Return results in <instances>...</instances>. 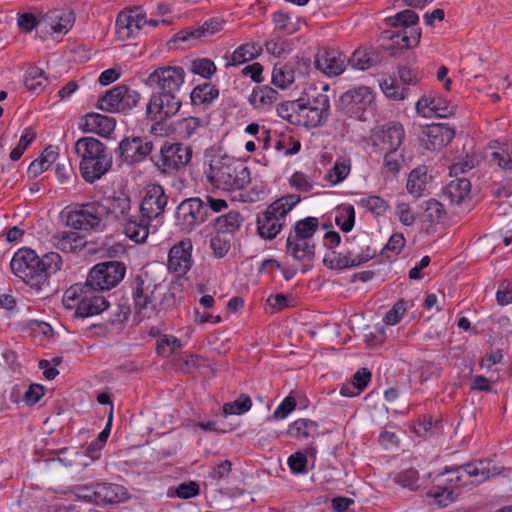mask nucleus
<instances>
[{
	"label": "nucleus",
	"mask_w": 512,
	"mask_h": 512,
	"mask_svg": "<svg viewBox=\"0 0 512 512\" xmlns=\"http://www.w3.org/2000/svg\"><path fill=\"white\" fill-rule=\"evenodd\" d=\"M396 214L399 221L406 226H411L415 222L416 217L408 203L399 202L396 206Z\"/></svg>",
	"instance_id": "59"
},
{
	"label": "nucleus",
	"mask_w": 512,
	"mask_h": 512,
	"mask_svg": "<svg viewBox=\"0 0 512 512\" xmlns=\"http://www.w3.org/2000/svg\"><path fill=\"white\" fill-rule=\"evenodd\" d=\"M419 479L416 469L409 468L401 471L395 476V482L404 488L414 489Z\"/></svg>",
	"instance_id": "54"
},
{
	"label": "nucleus",
	"mask_w": 512,
	"mask_h": 512,
	"mask_svg": "<svg viewBox=\"0 0 512 512\" xmlns=\"http://www.w3.org/2000/svg\"><path fill=\"white\" fill-rule=\"evenodd\" d=\"M374 94L366 86H360L343 93L339 99L338 107L350 116L361 115L374 104Z\"/></svg>",
	"instance_id": "18"
},
{
	"label": "nucleus",
	"mask_w": 512,
	"mask_h": 512,
	"mask_svg": "<svg viewBox=\"0 0 512 512\" xmlns=\"http://www.w3.org/2000/svg\"><path fill=\"white\" fill-rule=\"evenodd\" d=\"M252 407V400L246 394H241L235 401L224 404L223 413L228 415H242Z\"/></svg>",
	"instance_id": "45"
},
{
	"label": "nucleus",
	"mask_w": 512,
	"mask_h": 512,
	"mask_svg": "<svg viewBox=\"0 0 512 512\" xmlns=\"http://www.w3.org/2000/svg\"><path fill=\"white\" fill-rule=\"evenodd\" d=\"M376 254V250H372L370 247H367L366 250L360 254H355L350 250L346 253L332 252L331 258H324V263L331 269L343 270L359 266L374 258Z\"/></svg>",
	"instance_id": "23"
},
{
	"label": "nucleus",
	"mask_w": 512,
	"mask_h": 512,
	"mask_svg": "<svg viewBox=\"0 0 512 512\" xmlns=\"http://www.w3.org/2000/svg\"><path fill=\"white\" fill-rule=\"evenodd\" d=\"M40 79L47 80L44 71L38 67L32 66L26 71L24 84L29 91L35 92L42 87V81Z\"/></svg>",
	"instance_id": "48"
},
{
	"label": "nucleus",
	"mask_w": 512,
	"mask_h": 512,
	"mask_svg": "<svg viewBox=\"0 0 512 512\" xmlns=\"http://www.w3.org/2000/svg\"><path fill=\"white\" fill-rule=\"evenodd\" d=\"M63 303L69 309L75 308V316L79 318L100 314L109 307L102 291L87 281L68 288L64 293Z\"/></svg>",
	"instance_id": "8"
},
{
	"label": "nucleus",
	"mask_w": 512,
	"mask_h": 512,
	"mask_svg": "<svg viewBox=\"0 0 512 512\" xmlns=\"http://www.w3.org/2000/svg\"><path fill=\"white\" fill-rule=\"evenodd\" d=\"M330 111L329 97L318 93L312 98H299L278 105V115L296 126L314 128L321 126L328 118Z\"/></svg>",
	"instance_id": "3"
},
{
	"label": "nucleus",
	"mask_w": 512,
	"mask_h": 512,
	"mask_svg": "<svg viewBox=\"0 0 512 512\" xmlns=\"http://www.w3.org/2000/svg\"><path fill=\"white\" fill-rule=\"evenodd\" d=\"M298 66L297 61L275 64L271 76L272 84L280 89L289 88L295 81Z\"/></svg>",
	"instance_id": "30"
},
{
	"label": "nucleus",
	"mask_w": 512,
	"mask_h": 512,
	"mask_svg": "<svg viewBox=\"0 0 512 512\" xmlns=\"http://www.w3.org/2000/svg\"><path fill=\"white\" fill-rule=\"evenodd\" d=\"M200 126L201 120L197 117L184 118L178 123L179 130L185 137L193 135Z\"/></svg>",
	"instance_id": "61"
},
{
	"label": "nucleus",
	"mask_w": 512,
	"mask_h": 512,
	"mask_svg": "<svg viewBox=\"0 0 512 512\" xmlns=\"http://www.w3.org/2000/svg\"><path fill=\"white\" fill-rule=\"evenodd\" d=\"M470 191L471 183L467 178H456L445 186L443 195L451 203L460 204L469 196Z\"/></svg>",
	"instance_id": "33"
},
{
	"label": "nucleus",
	"mask_w": 512,
	"mask_h": 512,
	"mask_svg": "<svg viewBox=\"0 0 512 512\" xmlns=\"http://www.w3.org/2000/svg\"><path fill=\"white\" fill-rule=\"evenodd\" d=\"M381 90L387 98L392 100H403L407 89L399 85L396 79L387 78L380 83Z\"/></svg>",
	"instance_id": "46"
},
{
	"label": "nucleus",
	"mask_w": 512,
	"mask_h": 512,
	"mask_svg": "<svg viewBox=\"0 0 512 512\" xmlns=\"http://www.w3.org/2000/svg\"><path fill=\"white\" fill-rule=\"evenodd\" d=\"M205 173L209 183L226 191L244 189L251 182L249 168L229 156L212 159Z\"/></svg>",
	"instance_id": "6"
},
{
	"label": "nucleus",
	"mask_w": 512,
	"mask_h": 512,
	"mask_svg": "<svg viewBox=\"0 0 512 512\" xmlns=\"http://www.w3.org/2000/svg\"><path fill=\"white\" fill-rule=\"evenodd\" d=\"M147 19L138 8L128 15L120 14L116 20L117 32L121 37L130 38L136 35L145 25Z\"/></svg>",
	"instance_id": "28"
},
{
	"label": "nucleus",
	"mask_w": 512,
	"mask_h": 512,
	"mask_svg": "<svg viewBox=\"0 0 512 512\" xmlns=\"http://www.w3.org/2000/svg\"><path fill=\"white\" fill-rule=\"evenodd\" d=\"M161 286L156 284L148 273L137 275L131 283V296L135 315L140 319H150L158 314Z\"/></svg>",
	"instance_id": "9"
},
{
	"label": "nucleus",
	"mask_w": 512,
	"mask_h": 512,
	"mask_svg": "<svg viewBox=\"0 0 512 512\" xmlns=\"http://www.w3.org/2000/svg\"><path fill=\"white\" fill-rule=\"evenodd\" d=\"M418 21L417 13L410 9L403 10L394 16L386 18L385 22L388 26L401 28V30L389 36L393 44L400 48L416 46L421 37L419 29L415 27Z\"/></svg>",
	"instance_id": "12"
},
{
	"label": "nucleus",
	"mask_w": 512,
	"mask_h": 512,
	"mask_svg": "<svg viewBox=\"0 0 512 512\" xmlns=\"http://www.w3.org/2000/svg\"><path fill=\"white\" fill-rule=\"evenodd\" d=\"M455 137V130L447 124H432L428 125L423 131L421 138L426 149L440 150L449 144Z\"/></svg>",
	"instance_id": "24"
},
{
	"label": "nucleus",
	"mask_w": 512,
	"mask_h": 512,
	"mask_svg": "<svg viewBox=\"0 0 512 512\" xmlns=\"http://www.w3.org/2000/svg\"><path fill=\"white\" fill-rule=\"evenodd\" d=\"M180 107L181 100L177 95L157 93L151 97L146 112L152 121L159 124L174 116Z\"/></svg>",
	"instance_id": "19"
},
{
	"label": "nucleus",
	"mask_w": 512,
	"mask_h": 512,
	"mask_svg": "<svg viewBox=\"0 0 512 512\" xmlns=\"http://www.w3.org/2000/svg\"><path fill=\"white\" fill-rule=\"evenodd\" d=\"M242 220L243 218L237 211H229L221 216L215 215L211 219V221H213L214 229L218 233H234L240 228Z\"/></svg>",
	"instance_id": "36"
},
{
	"label": "nucleus",
	"mask_w": 512,
	"mask_h": 512,
	"mask_svg": "<svg viewBox=\"0 0 512 512\" xmlns=\"http://www.w3.org/2000/svg\"><path fill=\"white\" fill-rule=\"evenodd\" d=\"M378 56L373 49H357L348 60L352 68L366 70L376 65Z\"/></svg>",
	"instance_id": "39"
},
{
	"label": "nucleus",
	"mask_w": 512,
	"mask_h": 512,
	"mask_svg": "<svg viewBox=\"0 0 512 512\" xmlns=\"http://www.w3.org/2000/svg\"><path fill=\"white\" fill-rule=\"evenodd\" d=\"M192 242L184 239L172 246L168 255V269L176 276H184L192 266Z\"/></svg>",
	"instance_id": "20"
},
{
	"label": "nucleus",
	"mask_w": 512,
	"mask_h": 512,
	"mask_svg": "<svg viewBox=\"0 0 512 512\" xmlns=\"http://www.w3.org/2000/svg\"><path fill=\"white\" fill-rule=\"evenodd\" d=\"M96 489L98 505L119 503L129 498L127 489L119 484L97 483Z\"/></svg>",
	"instance_id": "31"
},
{
	"label": "nucleus",
	"mask_w": 512,
	"mask_h": 512,
	"mask_svg": "<svg viewBox=\"0 0 512 512\" xmlns=\"http://www.w3.org/2000/svg\"><path fill=\"white\" fill-rule=\"evenodd\" d=\"M286 252L295 260L303 262L301 268L303 273L311 269V262L315 257V245L311 240H304L299 237L294 238V235L290 233L286 240Z\"/></svg>",
	"instance_id": "22"
},
{
	"label": "nucleus",
	"mask_w": 512,
	"mask_h": 512,
	"mask_svg": "<svg viewBox=\"0 0 512 512\" xmlns=\"http://www.w3.org/2000/svg\"><path fill=\"white\" fill-rule=\"evenodd\" d=\"M406 310H407V303L404 300H399L386 313L383 321L387 325H395L401 321Z\"/></svg>",
	"instance_id": "53"
},
{
	"label": "nucleus",
	"mask_w": 512,
	"mask_h": 512,
	"mask_svg": "<svg viewBox=\"0 0 512 512\" xmlns=\"http://www.w3.org/2000/svg\"><path fill=\"white\" fill-rule=\"evenodd\" d=\"M256 57L255 46L253 44H243L239 46L231 56L230 65H239L250 61Z\"/></svg>",
	"instance_id": "49"
},
{
	"label": "nucleus",
	"mask_w": 512,
	"mask_h": 512,
	"mask_svg": "<svg viewBox=\"0 0 512 512\" xmlns=\"http://www.w3.org/2000/svg\"><path fill=\"white\" fill-rule=\"evenodd\" d=\"M335 222L343 232H350L355 223V210L353 206L339 207L336 211Z\"/></svg>",
	"instance_id": "44"
},
{
	"label": "nucleus",
	"mask_w": 512,
	"mask_h": 512,
	"mask_svg": "<svg viewBox=\"0 0 512 512\" xmlns=\"http://www.w3.org/2000/svg\"><path fill=\"white\" fill-rule=\"evenodd\" d=\"M400 155L397 151H386L384 156V163L382 173L386 176H396L400 171Z\"/></svg>",
	"instance_id": "51"
},
{
	"label": "nucleus",
	"mask_w": 512,
	"mask_h": 512,
	"mask_svg": "<svg viewBox=\"0 0 512 512\" xmlns=\"http://www.w3.org/2000/svg\"><path fill=\"white\" fill-rule=\"evenodd\" d=\"M62 263L61 256L56 252L39 257L34 250L21 248L14 254L10 267L16 276L41 293L47 291L49 277L61 269Z\"/></svg>",
	"instance_id": "2"
},
{
	"label": "nucleus",
	"mask_w": 512,
	"mask_h": 512,
	"mask_svg": "<svg viewBox=\"0 0 512 512\" xmlns=\"http://www.w3.org/2000/svg\"><path fill=\"white\" fill-rule=\"evenodd\" d=\"M300 201V196L289 194L283 196L257 217V231L260 237L267 240L274 239L282 230L287 214Z\"/></svg>",
	"instance_id": "10"
},
{
	"label": "nucleus",
	"mask_w": 512,
	"mask_h": 512,
	"mask_svg": "<svg viewBox=\"0 0 512 512\" xmlns=\"http://www.w3.org/2000/svg\"><path fill=\"white\" fill-rule=\"evenodd\" d=\"M184 76L185 73L181 67H162L149 75L146 84L159 93L176 95L184 82Z\"/></svg>",
	"instance_id": "17"
},
{
	"label": "nucleus",
	"mask_w": 512,
	"mask_h": 512,
	"mask_svg": "<svg viewBox=\"0 0 512 512\" xmlns=\"http://www.w3.org/2000/svg\"><path fill=\"white\" fill-rule=\"evenodd\" d=\"M47 18L51 21V29L56 33L68 32L73 23L71 14L53 12Z\"/></svg>",
	"instance_id": "47"
},
{
	"label": "nucleus",
	"mask_w": 512,
	"mask_h": 512,
	"mask_svg": "<svg viewBox=\"0 0 512 512\" xmlns=\"http://www.w3.org/2000/svg\"><path fill=\"white\" fill-rule=\"evenodd\" d=\"M140 94L126 85H117L98 99L97 108L106 112H124L134 108Z\"/></svg>",
	"instance_id": "16"
},
{
	"label": "nucleus",
	"mask_w": 512,
	"mask_h": 512,
	"mask_svg": "<svg viewBox=\"0 0 512 512\" xmlns=\"http://www.w3.org/2000/svg\"><path fill=\"white\" fill-rule=\"evenodd\" d=\"M106 219L107 210L99 200L77 203L66 212V225L79 231L102 230Z\"/></svg>",
	"instance_id": "11"
},
{
	"label": "nucleus",
	"mask_w": 512,
	"mask_h": 512,
	"mask_svg": "<svg viewBox=\"0 0 512 512\" xmlns=\"http://www.w3.org/2000/svg\"><path fill=\"white\" fill-rule=\"evenodd\" d=\"M273 22L280 33L292 34L297 30L295 25L290 22L289 15L282 11L273 14Z\"/></svg>",
	"instance_id": "55"
},
{
	"label": "nucleus",
	"mask_w": 512,
	"mask_h": 512,
	"mask_svg": "<svg viewBox=\"0 0 512 512\" xmlns=\"http://www.w3.org/2000/svg\"><path fill=\"white\" fill-rule=\"evenodd\" d=\"M225 20L214 17L206 20L201 26L194 29H184L175 35V41L186 42L190 39H199L201 37L211 36L224 27Z\"/></svg>",
	"instance_id": "29"
},
{
	"label": "nucleus",
	"mask_w": 512,
	"mask_h": 512,
	"mask_svg": "<svg viewBox=\"0 0 512 512\" xmlns=\"http://www.w3.org/2000/svg\"><path fill=\"white\" fill-rule=\"evenodd\" d=\"M500 469L492 465L489 460H479L461 466L445 468L435 478L437 485L429 495L439 506L445 507L454 500V487L467 484H480L500 474Z\"/></svg>",
	"instance_id": "1"
},
{
	"label": "nucleus",
	"mask_w": 512,
	"mask_h": 512,
	"mask_svg": "<svg viewBox=\"0 0 512 512\" xmlns=\"http://www.w3.org/2000/svg\"><path fill=\"white\" fill-rule=\"evenodd\" d=\"M427 183V168L425 166H418L409 173L406 188L409 194L418 198L426 191Z\"/></svg>",
	"instance_id": "35"
},
{
	"label": "nucleus",
	"mask_w": 512,
	"mask_h": 512,
	"mask_svg": "<svg viewBox=\"0 0 512 512\" xmlns=\"http://www.w3.org/2000/svg\"><path fill=\"white\" fill-rule=\"evenodd\" d=\"M210 248L216 257L222 258L228 252L230 244L217 235L210 239Z\"/></svg>",
	"instance_id": "63"
},
{
	"label": "nucleus",
	"mask_w": 512,
	"mask_h": 512,
	"mask_svg": "<svg viewBox=\"0 0 512 512\" xmlns=\"http://www.w3.org/2000/svg\"><path fill=\"white\" fill-rule=\"evenodd\" d=\"M232 463L229 460H224L220 464L211 467L209 472V478L215 481H219L229 475L231 472Z\"/></svg>",
	"instance_id": "62"
},
{
	"label": "nucleus",
	"mask_w": 512,
	"mask_h": 512,
	"mask_svg": "<svg viewBox=\"0 0 512 512\" xmlns=\"http://www.w3.org/2000/svg\"><path fill=\"white\" fill-rule=\"evenodd\" d=\"M279 93L268 85L259 86L253 89L250 96L251 104L256 108L271 106L277 99Z\"/></svg>",
	"instance_id": "38"
},
{
	"label": "nucleus",
	"mask_w": 512,
	"mask_h": 512,
	"mask_svg": "<svg viewBox=\"0 0 512 512\" xmlns=\"http://www.w3.org/2000/svg\"><path fill=\"white\" fill-rule=\"evenodd\" d=\"M228 209V203L208 194L183 200L176 208V225L181 230L191 231L202 223L211 220L216 214Z\"/></svg>",
	"instance_id": "5"
},
{
	"label": "nucleus",
	"mask_w": 512,
	"mask_h": 512,
	"mask_svg": "<svg viewBox=\"0 0 512 512\" xmlns=\"http://www.w3.org/2000/svg\"><path fill=\"white\" fill-rule=\"evenodd\" d=\"M182 347L181 341L172 335H161L156 343L158 355L164 358L170 357L177 349Z\"/></svg>",
	"instance_id": "43"
},
{
	"label": "nucleus",
	"mask_w": 512,
	"mask_h": 512,
	"mask_svg": "<svg viewBox=\"0 0 512 512\" xmlns=\"http://www.w3.org/2000/svg\"><path fill=\"white\" fill-rule=\"evenodd\" d=\"M351 171V160L349 158H338L331 169L328 170L325 178L332 185L343 182Z\"/></svg>",
	"instance_id": "40"
},
{
	"label": "nucleus",
	"mask_w": 512,
	"mask_h": 512,
	"mask_svg": "<svg viewBox=\"0 0 512 512\" xmlns=\"http://www.w3.org/2000/svg\"><path fill=\"white\" fill-rule=\"evenodd\" d=\"M192 158V149L182 143H164L159 156L153 157L157 169L162 174L171 175L184 168Z\"/></svg>",
	"instance_id": "14"
},
{
	"label": "nucleus",
	"mask_w": 512,
	"mask_h": 512,
	"mask_svg": "<svg viewBox=\"0 0 512 512\" xmlns=\"http://www.w3.org/2000/svg\"><path fill=\"white\" fill-rule=\"evenodd\" d=\"M381 150L398 151L405 137L404 128L400 123L390 122L376 133Z\"/></svg>",
	"instance_id": "26"
},
{
	"label": "nucleus",
	"mask_w": 512,
	"mask_h": 512,
	"mask_svg": "<svg viewBox=\"0 0 512 512\" xmlns=\"http://www.w3.org/2000/svg\"><path fill=\"white\" fill-rule=\"evenodd\" d=\"M422 208L420 219L427 227L440 224L446 218L447 213L443 204L435 199L424 202Z\"/></svg>",
	"instance_id": "34"
},
{
	"label": "nucleus",
	"mask_w": 512,
	"mask_h": 512,
	"mask_svg": "<svg viewBox=\"0 0 512 512\" xmlns=\"http://www.w3.org/2000/svg\"><path fill=\"white\" fill-rule=\"evenodd\" d=\"M153 148L151 141L141 137L123 139L118 146L117 153L123 162L128 164L138 163L148 156Z\"/></svg>",
	"instance_id": "21"
},
{
	"label": "nucleus",
	"mask_w": 512,
	"mask_h": 512,
	"mask_svg": "<svg viewBox=\"0 0 512 512\" xmlns=\"http://www.w3.org/2000/svg\"><path fill=\"white\" fill-rule=\"evenodd\" d=\"M125 274L126 266L123 262L106 261L96 264L90 270L86 281L103 292L116 287Z\"/></svg>",
	"instance_id": "15"
},
{
	"label": "nucleus",
	"mask_w": 512,
	"mask_h": 512,
	"mask_svg": "<svg viewBox=\"0 0 512 512\" xmlns=\"http://www.w3.org/2000/svg\"><path fill=\"white\" fill-rule=\"evenodd\" d=\"M371 380V372L367 368L359 369L352 377L351 383L363 391Z\"/></svg>",
	"instance_id": "64"
},
{
	"label": "nucleus",
	"mask_w": 512,
	"mask_h": 512,
	"mask_svg": "<svg viewBox=\"0 0 512 512\" xmlns=\"http://www.w3.org/2000/svg\"><path fill=\"white\" fill-rule=\"evenodd\" d=\"M433 104L431 106L432 117L436 116L439 118H445L448 115H451L453 112V107L449 105V103L441 98V97H432Z\"/></svg>",
	"instance_id": "56"
},
{
	"label": "nucleus",
	"mask_w": 512,
	"mask_h": 512,
	"mask_svg": "<svg viewBox=\"0 0 512 512\" xmlns=\"http://www.w3.org/2000/svg\"><path fill=\"white\" fill-rule=\"evenodd\" d=\"M167 203L168 196L162 186L153 184L145 189V194L139 209H137L138 224L129 226V229H134L132 234L136 237V243H142L147 239L151 222L162 218Z\"/></svg>",
	"instance_id": "7"
},
{
	"label": "nucleus",
	"mask_w": 512,
	"mask_h": 512,
	"mask_svg": "<svg viewBox=\"0 0 512 512\" xmlns=\"http://www.w3.org/2000/svg\"><path fill=\"white\" fill-rule=\"evenodd\" d=\"M102 201L107 210V218L112 217L115 221L121 223L125 235L130 240L136 242V237L132 234L134 229H129L130 225L138 224L137 209H133L130 196L122 191H118Z\"/></svg>",
	"instance_id": "13"
},
{
	"label": "nucleus",
	"mask_w": 512,
	"mask_h": 512,
	"mask_svg": "<svg viewBox=\"0 0 512 512\" xmlns=\"http://www.w3.org/2000/svg\"><path fill=\"white\" fill-rule=\"evenodd\" d=\"M51 243L59 250L69 253L81 250L85 241L77 232L63 231L53 234Z\"/></svg>",
	"instance_id": "32"
},
{
	"label": "nucleus",
	"mask_w": 512,
	"mask_h": 512,
	"mask_svg": "<svg viewBox=\"0 0 512 512\" xmlns=\"http://www.w3.org/2000/svg\"><path fill=\"white\" fill-rule=\"evenodd\" d=\"M75 153L81 158L79 169L87 183H94L112 167V155L107 146L94 137H82L74 145Z\"/></svg>",
	"instance_id": "4"
},
{
	"label": "nucleus",
	"mask_w": 512,
	"mask_h": 512,
	"mask_svg": "<svg viewBox=\"0 0 512 512\" xmlns=\"http://www.w3.org/2000/svg\"><path fill=\"white\" fill-rule=\"evenodd\" d=\"M191 71L204 78H210L216 72V66L213 61L202 58L192 62Z\"/></svg>",
	"instance_id": "52"
},
{
	"label": "nucleus",
	"mask_w": 512,
	"mask_h": 512,
	"mask_svg": "<svg viewBox=\"0 0 512 512\" xmlns=\"http://www.w3.org/2000/svg\"><path fill=\"white\" fill-rule=\"evenodd\" d=\"M116 126V120L113 117L99 113L86 114L80 123V128L84 132H91L100 136H108Z\"/></svg>",
	"instance_id": "27"
},
{
	"label": "nucleus",
	"mask_w": 512,
	"mask_h": 512,
	"mask_svg": "<svg viewBox=\"0 0 512 512\" xmlns=\"http://www.w3.org/2000/svg\"><path fill=\"white\" fill-rule=\"evenodd\" d=\"M307 457L302 452H296L288 458V466L295 474L306 472Z\"/></svg>",
	"instance_id": "58"
},
{
	"label": "nucleus",
	"mask_w": 512,
	"mask_h": 512,
	"mask_svg": "<svg viewBox=\"0 0 512 512\" xmlns=\"http://www.w3.org/2000/svg\"><path fill=\"white\" fill-rule=\"evenodd\" d=\"M314 64L327 76L335 77L345 69V56L335 50L322 49L316 54Z\"/></svg>",
	"instance_id": "25"
},
{
	"label": "nucleus",
	"mask_w": 512,
	"mask_h": 512,
	"mask_svg": "<svg viewBox=\"0 0 512 512\" xmlns=\"http://www.w3.org/2000/svg\"><path fill=\"white\" fill-rule=\"evenodd\" d=\"M218 94V89L211 84L198 85L191 92V101L194 105L209 104Z\"/></svg>",
	"instance_id": "41"
},
{
	"label": "nucleus",
	"mask_w": 512,
	"mask_h": 512,
	"mask_svg": "<svg viewBox=\"0 0 512 512\" xmlns=\"http://www.w3.org/2000/svg\"><path fill=\"white\" fill-rule=\"evenodd\" d=\"M361 204L376 216L384 215L389 207L386 200L376 195L363 198L361 200Z\"/></svg>",
	"instance_id": "50"
},
{
	"label": "nucleus",
	"mask_w": 512,
	"mask_h": 512,
	"mask_svg": "<svg viewBox=\"0 0 512 512\" xmlns=\"http://www.w3.org/2000/svg\"><path fill=\"white\" fill-rule=\"evenodd\" d=\"M287 434L294 438L314 437L318 434V423L310 419H297L289 425Z\"/></svg>",
	"instance_id": "37"
},
{
	"label": "nucleus",
	"mask_w": 512,
	"mask_h": 512,
	"mask_svg": "<svg viewBox=\"0 0 512 512\" xmlns=\"http://www.w3.org/2000/svg\"><path fill=\"white\" fill-rule=\"evenodd\" d=\"M296 407V400L288 396L286 397L281 404L276 408L273 413V418L275 420L285 419Z\"/></svg>",
	"instance_id": "60"
},
{
	"label": "nucleus",
	"mask_w": 512,
	"mask_h": 512,
	"mask_svg": "<svg viewBox=\"0 0 512 512\" xmlns=\"http://www.w3.org/2000/svg\"><path fill=\"white\" fill-rule=\"evenodd\" d=\"M319 227V220L316 217H307L299 220L294 226V238H302L304 240H311Z\"/></svg>",
	"instance_id": "42"
},
{
	"label": "nucleus",
	"mask_w": 512,
	"mask_h": 512,
	"mask_svg": "<svg viewBox=\"0 0 512 512\" xmlns=\"http://www.w3.org/2000/svg\"><path fill=\"white\" fill-rule=\"evenodd\" d=\"M200 493L199 485L194 481L181 483L174 492V495L181 499H189Z\"/></svg>",
	"instance_id": "57"
}]
</instances>
